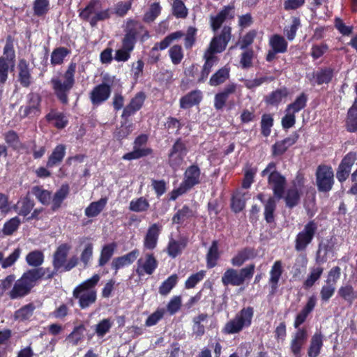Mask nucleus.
Returning a JSON list of instances; mask_svg holds the SVG:
<instances>
[{"label": "nucleus", "mask_w": 357, "mask_h": 357, "mask_svg": "<svg viewBox=\"0 0 357 357\" xmlns=\"http://www.w3.org/2000/svg\"><path fill=\"white\" fill-rule=\"evenodd\" d=\"M100 279V275L95 274L74 289L73 296L78 299L79 305L82 309L87 308L96 302L97 291L95 287Z\"/></svg>", "instance_id": "obj_1"}, {"label": "nucleus", "mask_w": 357, "mask_h": 357, "mask_svg": "<svg viewBox=\"0 0 357 357\" xmlns=\"http://www.w3.org/2000/svg\"><path fill=\"white\" fill-rule=\"evenodd\" d=\"M253 316V307H245L242 308L233 319L225 324L222 328V333L229 335L236 334L245 328H249L252 324Z\"/></svg>", "instance_id": "obj_2"}, {"label": "nucleus", "mask_w": 357, "mask_h": 357, "mask_svg": "<svg viewBox=\"0 0 357 357\" xmlns=\"http://www.w3.org/2000/svg\"><path fill=\"white\" fill-rule=\"evenodd\" d=\"M76 67V63L71 62L63 74V80L59 78L52 79L54 91L59 99L63 103L68 102V94L74 85Z\"/></svg>", "instance_id": "obj_3"}, {"label": "nucleus", "mask_w": 357, "mask_h": 357, "mask_svg": "<svg viewBox=\"0 0 357 357\" xmlns=\"http://www.w3.org/2000/svg\"><path fill=\"white\" fill-rule=\"evenodd\" d=\"M112 12L109 9L101 10V3L98 0H91L89 4L79 13V17L88 21L92 26L98 22L110 17Z\"/></svg>", "instance_id": "obj_4"}, {"label": "nucleus", "mask_w": 357, "mask_h": 357, "mask_svg": "<svg viewBox=\"0 0 357 357\" xmlns=\"http://www.w3.org/2000/svg\"><path fill=\"white\" fill-rule=\"evenodd\" d=\"M267 175H268V184L271 186L275 196L281 199L284 194L285 178L275 171L274 162H270L266 168L261 172L262 176Z\"/></svg>", "instance_id": "obj_5"}, {"label": "nucleus", "mask_w": 357, "mask_h": 357, "mask_svg": "<svg viewBox=\"0 0 357 357\" xmlns=\"http://www.w3.org/2000/svg\"><path fill=\"white\" fill-rule=\"evenodd\" d=\"M15 54L13 43L7 41L4 48L3 54L0 57V83L4 84L7 80L9 69L15 66Z\"/></svg>", "instance_id": "obj_6"}, {"label": "nucleus", "mask_w": 357, "mask_h": 357, "mask_svg": "<svg viewBox=\"0 0 357 357\" xmlns=\"http://www.w3.org/2000/svg\"><path fill=\"white\" fill-rule=\"evenodd\" d=\"M317 229V225L314 221L307 223L303 229L301 231L296 237L295 250L303 251L307 245L311 243Z\"/></svg>", "instance_id": "obj_7"}, {"label": "nucleus", "mask_w": 357, "mask_h": 357, "mask_svg": "<svg viewBox=\"0 0 357 357\" xmlns=\"http://www.w3.org/2000/svg\"><path fill=\"white\" fill-rule=\"evenodd\" d=\"M147 140L148 136L146 135L138 136L134 142L133 150L123 155L122 158L126 160H132L151 154L152 149L146 146Z\"/></svg>", "instance_id": "obj_8"}, {"label": "nucleus", "mask_w": 357, "mask_h": 357, "mask_svg": "<svg viewBox=\"0 0 357 357\" xmlns=\"http://www.w3.org/2000/svg\"><path fill=\"white\" fill-rule=\"evenodd\" d=\"M333 172L331 167L320 165L316 172V180L318 190L321 192H328L333 184Z\"/></svg>", "instance_id": "obj_9"}, {"label": "nucleus", "mask_w": 357, "mask_h": 357, "mask_svg": "<svg viewBox=\"0 0 357 357\" xmlns=\"http://www.w3.org/2000/svg\"><path fill=\"white\" fill-rule=\"evenodd\" d=\"M158 261L153 253L147 252L137 261L135 272L139 276L151 275L158 268Z\"/></svg>", "instance_id": "obj_10"}, {"label": "nucleus", "mask_w": 357, "mask_h": 357, "mask_svg": "<svg viewBox=\"0 0 357 357\" xmlns=\"http://www.w3.org/2000/svg\"><path fill=\"white\" fill-rule=\"evenodd\" d=\"M231 28L224 26L219 36H214L210 43L207 52L208 53H220L223 52L231 39Z\"/></svg>", "instance_id": "obj_11"}, {"label": "nucleus", "mask_w": 357, "mask_h": 357, "mask_svg": "<svg viewBox=\"0 0 357 357\" xmlns=\"http://www.w3.org/2000/svg\"><path fill=\"white\" fill-rule=\"evenodd\" d=\"M40 96L36 93H30L27 96V104L22 106L20 109V114L22 117L36 116L40 113Z\"/></svg>", "instance_id": "obj_12"}, {"label": "nucleus", "mask_w": 357, "mask_h": 357, "mask_svg": "<svg viewBox=\"0 0 357 357\" xmlns=\"http://www.w3.org/2000/svg\"><path fill=\"white\" fill-rule=\"evenodd\" d=\"M357 162V153L356 152H349L342 159L339 165L337 172V178L340 181H345L349 176L351 167Z\"/></svg>", "instance_id": "obj_13"}, {"label": "nucleus", "mask_w": 357, "mask_h": 357, "mask_svg": "<svg viewBox=\"0 0 357 357\" xmlns=\"http://www.w3.org/2000/svg\"><path fill=\"white\" fill-rule=\"evenodd\" d=\"M71 246L68 243L60 245L53 255L52 265L56 271L63 272Z\"/></svg>", "instance_id": "obj_14"}, {"label": "nucleus", "mask_w": 357, "mask_h": 357, "mask_svg": "<svg viewBox=\"0 0 357 357\" xmlns=\"http://www.w3.org/2000/svg\"><path fill=\"white\" fill-rule=\"evenodd\" d=\"M161 230L162 226L158 223H154L148 228L143 241L144 249L152 250L156 248Z\"/></svg>", "instance_id": "obj_15"}, {"label": "nucleus", "mask_w": 357, "mask_h": 357, "mask_svg": "<svg viewBox=\"0 0 357 357\" xmlns=\"http://www.w3.org/2000/svg\"><path fill=\"white\" fill-rule=\"evenodd\" d=\"M307 339V331L302 328H298L293 335L290 344V349L295 357H301L303 346Z\"/></svg>", "instance_id": "obj_16"}, {"label": "nucleus", "mask_w": 357, "mask_h": 357, "mask_svg": "<svg viewBox=\"0 0 357 357\" xmlns=\"http://www.w3.org/2000/svg\"><path fill=\"white\" fill-rule=\"evenodd\" d=\"M201 172L197 165H191L188 167L185 173L184 178L181 184L189 190L195 185L200 183Z\"/></svg>", "instance_id": "obj_17"}, {"label": "nucleus", "mask_w": 357, "mask_h": 357, "mask_svg": "<svg viewBox=\"0 0 357 357\" xmlns=\"http://www.w3.org/2000/svg\"><path fill=\"white\" fill-rule=\"evenodd\" d=\"M111 93L110 86L105 84L96 86L90 93V99L93 105H98L107 100Z\"/></svg>", "instance_id": "obj_18"}, {"label": "nucleus", "mask_w": 357, "mask_h": 357, "mask_svg": "<svg viewBox=\"0 0 357 357\" xmlns=\"http://www.w3.org/2000/svg\"><path fill=\"white\" fill-rule=\"evenodd\" d=\"M145 99V93L142 91L138 92L131 99L130 103L123 109L122 117L126 119L139 110L142 108Z\"/></svg>", "instance_id": "obj_19"}, {"label": "nucleus", "mask_w": 357, "mask_h": 357, "mask_svg": "<svg viewBox=\"0 0 357 357\" xmlns=\"http://www.w3.org/2000/svg\"><path fill=\"white\" fill-rule=\"evenodd\" d=\"M139 255V250L135 249L121 257L114 258L111 264L112 268L116 273L120 268L132 264L137 259Z\"/></svg>", "instance_id": "obj_20"}, {"label": "nucleus", "mask_w": 357, "mask_h": 357, "mask_svg": "<svg viewBox=\"0 0 357 357\" xmlns=\"http://www.w3.org/2000/svg\"><path fill=\"white\" fill-rule=\"evenodd\" d=\"M31 288L21 277L16 280L13 288L8 291V296L11 299L22 298L30 293Z\"/></svg>", "instance_id": "obj_21"}, {"label": "nucleus", "mask_w": 357, "mask_h": 357, "mask_svg": "<svg viewBox=\"0 0 357 357\" xmlns=\"http://www.w3.org/2000/svg\"><path fill=\"white\" fill-rule=\"evenodd\" d=\"M126 33H130L135 38L137 36H140L142 40H145L149 38L148 31L144 29L142 24L130 19L128 20L126 23Z\"/></svg>", "instance_id": "obj_22"}, {"label": "nucleus", "mask_w": 357, "mask_h": 357, "mask_svg": "<svg viewBox=\"0 0 357 357\" xmlns=\"http://www.w3.org/2000/svg\"><path fill=\"white\" fill-rule=\"evenodd\" d=\"M298 138V135L294 132L289 137L285 138L282 141L277 142L273 146V154L275 155L283 154L289 147L296 143Z\"/></svg>", "instance_id": "obj_23"}, {"label": "nucleus", "mask_w": 357, "mask_h": 357, "mask_svg": "<svg viewBox=\"0 0 357 357\" xmlns=\"http://www.w3.org/2000/svg\"><path fill=\"white\" fill-rule=\"evenodd\" d=\"M233 9L232 6H227L217 15L211 17V24L213 31H216L226 19L234 17Z\"/></svg>", "instance_id": "obj_24"}, {"label": "nucleus", "mask_w": 357, "mask_h": 357, "mask_svg": "<svg viewBox=\"0 0 357 357\" xmlns=\"http://www.w3.org/2000/svg\"><path fill=\"white\" fill-rule=\"evenodd\" d=\"M202 98V92L199 90L192 91L180 99V107L182 109H188L198 105Z\"/></svg>", "instance_id": "obj_25"}, {"label": "nucleus", "mask_w": 357, "mask_h": 357, "mask_svg": "<svg viewBox=\"0 0 357 357\" xmlns=\"http://www.w3.org/2000/svg\"><path fill=\"white\" fill-rule=\"evenodd\" d=\"M66 155V146L63 144L57 145L49 156L47 167L52 168L59 166Z\"/></svg>", "instance_id": "obj_26"}, {"label": "nucleus", "mask_w": 357, "mask_h": 357, "mask_svg": "<svg viewBox=\"0 0 357 357\" xmlns=\"http://www.w3.org/2000/svg\"><path fill=\"white\" fill-rule=\"evenodd\" d=\"M323 339L321 332H317L312 335L307 351L309 357H317L319 355L323 347Z\"/></svg>", "instance_id": "obj_27"}, {"label": "nucleus", "mask_w": 357, "mask_h": 357, "mask_svg": "<svg viewBox=\"0 0 357 357\" xmlns=\"http://www.w3.org/2000/svg\"><path fill=\"white\" fill-rule=\"evenodd\" d=\"M18 69L19 82L21 85L24 87L29 86L31 83V76L29 68V64L25 60L22 59L19 62Z\"/></svg>", "instance_id": "obj_28"}, {"label": "nucleus", "mask_w": 357, "mask_h": 357, "mask_svg": "<svg viewBox=\"0 0 357 357\" xmlns=\"http://www.w3.org/2000/svg\"><path fill=\"white\" fill-rule=\"evenodd\" d=\"M184 36V33L181 31L173 32L167 36L162 40L156 43L153 47V50H164L167 48L174 41L180 40Z\"/></svg>", "instance_id": "obj_29"}, {"label": "nucleus", "mask_w": 357, "mask_h": 357, "mask_svg": "<svg viewBox=\"0 0 357 357\" xmlns=\"http://www.w3.org/2000/svg\"><path fill=\"white\" fill-rule=\"evenodd\" d=\"M222 282L224 285L227 286L229 284L233 286H240L242 284V280L239 275L238 271L234 268L227 269L222 277Z\"/></svg>", "instance_id": "obj_30"}, {"label": "nucleus", "mask_w": 357, "mask_h": 357, "mask_svg": "<svg viewBox=\"0 0 357 357\" xmlns=\"http://www.w3.org/2000/svg\"><path fill=\"white\" fill-rule=\"evenodd\" d=\"M204 58L206 61L203 66L201 77L199 79V82H204L207 78L211 68L218 63V57L215 56L214 54L208 53L207 51H206L204 54Z\"/></svg>", "instance_id": "obj_31"}, {"label": "nucleus", "mask_w": 357, "mask_h": 357, "mask_svg": "<svg viewBox=\"0 0 357 357\" xmlns=\"http://www.w3.org/2000/svg\"><path fill=\"white\" fill-rule=\"evenodd\" d=\"M323 272L324 268L320 266L310 267L309 274L303 282V287L306 289L312 287L319 280Z\"/></svg>", "instance_id": "obj_32"}, {"label": "nucleus", "mask_w": 357, "mask_h": 357, "mask_svg": "<svg viewBox=\"0 0 357 357\" xmlns=\"http://www.w3.org/2000/svg\"><path fill=\"white\" fill-rule=\"evenodd\" d=\"M107 202V198H101L97 202L91 203L85 209V215L88 218H93L98 215L105 207Z\"/></svg>", "instance_id": "obj_33"}, {"label": "nucleus", "mask_w": 357, "mask_h": 357, "mask_svg": "<svg viewBox=\"0 0 357 357\" xmlns=\"http://www.w3.org/2000/svg\"><path fill=\"white\" fill-rule=\"evenodd\" d=\"M44 271L42 268H33L27 271L22 278L26 282L29 287L32 289L36 282L43 278Z\"/></svg>", "instance_id": "obj_34"}, {"label": "nucleus", "mask_w": 357, "mask_h": 357, "mask_svg": "<svg viewBox=\"0 0 357 357\" xmlns=\"http://www.w3.org/2000/svg\"><path fill=\"white\" fill-rule=\"evenodd\" d=\"M333 76V70L330 68H322L312 75L315 83L320 85L329 83Z\"/></svg>", "instance_id": "obj_35"}, {"label": "nucleus", "mask_w": 357, "mask_h": 357, "mask_svg": "<svg viewBox=\"0 0 357 357\" xmlns=\"http://www.w3.org/2000/svg\"><path fill=\"white\" fill-rule=\"evenodd\" d=\"M116 248V245L114 243L107 244L102 247L98 259L99 266H105L111 259Z\"/></svg>", "instance_id": "obj_36"}, {"label": "nucleus", "mask_w": 357, "mask_h": 357, "mask_svg": "<svg viewBox=\"0 0 357 357\" xmlns=\"http://www.w3.org/2000/svg\"><path fill=\"white\" fill-rule=\"evenodd\" d=\"M269 45L276 52L284 53L287 50V42L284 37L275 34L270 38Z\"/></svg>", "instance_id": "obj_37"}, {"label": "nucleus", "mask_w": 357, "mask_h": 357, "mask_svg": "<svg viewBox=\"0 0 357 357\" xmlns=\"http://www.w3.org/2000/svg\"><path fill=\"white\" fill-rule=\"evenodd\" d=\"M150 206L149 201L144 197L133 199L129 204V209L131 211L142 213L146 211Z\"/></svg>", "instance_id": "obj_38"}, {"label": "nucleus", "mask_w": 357, "mask_h": 357, "mask_svg": "<svg viewBox=\"0 0 357 357\" xmlns=\"http://www.w3.org/2000/svg\"><path fill=\"white\" fill-rule=\"evenodd\" d=\"M46 119L48 121H53L54 125L57 128H63L68 123V119L66 116L59 112L52 110L47 116Z\"/></svg>", "instance_id": "obj_39"}, {"label": "nucleus", "mask_w": 357, "mask_h": 357, "mask_svg": "<svg viewBox=\"0 0 357 357\" xmlns=\"http://www.w3.org/2000/svg\"><path fill=\"white\" fill-rule=\"evenodd\" d=\"M219 257L218 242L213 241L206 255L207 267L211 268L215 266Z\"/></svg>", "instance_id": "obj_40"}, {"label": "nucleus", "mask_w": 357, "mask_h": 357, "mask_svg": "<svg viewBox=\"0 0 357 357\" xmlns=\"http://www.w3.org/2000/svg\"><path fill=\"white\" fill-rule=\"evenodd\" d=\"M69 193V187L68 185H62L61 187L55 192L52 199V208L54 210L59 208L62 202L66 199Z\"/></svg>", "instance_id": "obj_41"}, {"label": "nucleus", "mask_w": 357, "mask_h": 357, "mask_svg": "<svg viewBox=\"0 0 357 357\" xmlns=\"http://www.w3.org/2000/svg\"><path fill=\"white\" fill-rule=\"evenodd\" d=\"M178 275L173 274L167 278L160 286L159 293L162 296L167 295L178 282Z\"/></svg>", "instance_id": "obj_42"}, {"label": "nucleus", "mask_w": 357, "mask_h": 357, "mask_svg": "<svg viewBox=\"0 0 357 357\" xmlns=\"http://www.w3.org/2000/svg\"><path fill=\"white\" fill-rule=\"evenodd\" d=\"M282 274V264L280 261H276L272 266L270 272V283L273 289L278 287L279 279Z\"/></svg>", "instance_id": "obj_43"}, {"label": "nucleus", "mask_w": 357, "mask_h": 357, "mask_svg": "<svg viewBox=\"0 0 357 357\" xmlns=\"http://www.w3.org/2000/svg\"><path fill=\"white\" fill-rule=\"evenodd\" d=\"M68 54L69 51L66 47H60L54 49L51 54V63L53 66L61 64Z\"/></svg>", "instance_id": "obj_44"}, {"label": "nucleus", "mask_w": 357, "mask_h": 357, "mask_svg": "<svg viewBox=\"0 0 357 357\" xmlns=\"http://www.w3.org/2000/svg\"><path fill=\"white\" fill-rule=\"evenodd\" d=\"M338 294L350 304L357 298V293L350 284L341 287L338 290Z\"/></svg>", "instance_id": "obj_45"}, {"label": "nucleus", "mask_w": 357, "mask_h": 357, "mask_svg": "<svg viewBox=\"0 0 357 357\" xmlns=\"http://www.w3.org/2000/svg\"><path fill=\"white\" fill-rule=\"evenodd\" d=\"M85 328L83 325L75 326L66 340L73 346L77 345L84 337Z\"/></svg>", "instance_id": "obj_46"}, {"label": "nucleus", "mask_w": 357, "mask_h": 357, "mask_svg": "<svg viewBox=\"0 0 357 357\" xmlns=\"http://www.w3.org/2000/svg\"><path fill=\"white\" fill-rule=\"evenodd\" d=\"M276 208V201L274 197H270L264 204V218L267 222L274 221V211Z\"/></svg>", "instance_id": "obj_47"}, {"label": "nucleus", "mask_w": 357, "mask_h": 357, "mask_svg": "<svg viewBox=\"0 0 357 357\" xmlns=\"http://www.w3.org/2000/svg\"><path fill=\"white\" fill-rule=\"evenodd\" d=\"M34 206V203L28 197H24L17 204L16 208L20 215H27Z\"/></svg>", "instance_id": "obj_48"}, {"label": "nucleus", "mask_w": 357, "mask_h": 357, "mask_svg": "<svg viewBox=\"0 0 357 357\" xmlns=\"http://www.w3.org/2000/svg\"><path fill=\"white\" fill-rule=\"evenodd\" d=\"M31 193L44 205L48 204L50 202L51 193L39 186L32 188Z\"/></svg>", "instance_id": "obj_49"}, {"label": "nucleus", "mask_w": 357, "mask_h": 357, "mask_svg": "<svg viewBox=\"0 0 357 357\" xmlns=\"http://www.w3.org/2000/svg\"><path fill=\"white\" fill-rule=\"evenodd\" d=\"M185 246V244L183 242L170 239L167 248V254L171 257L175 258L181 252Z\"/></svg>", "instance_id": "obj_50"}, {"label": "nucleus", "mask_w": 357, "mask_h": 357, "mask_svg": "<svg viewBox=\"0 0 357 357\" xmlns=\"http://www.w3.org/2000/svg\"><path fill=\"white\" fill-rule=\"evenodd\" d=\"M26 261L29 266L38 267L43 263L44 255L42 252L34 250L26 255Z\"/></svg>", "instance_id": "obj_51"}, {"label": "nucleus", "mask_w": 357, "mask_h": 357, "mask_svg": "<svg viewBox=\"0 0 357 357\" xmlns=\"http://www.w3.org/2000/svg\"><path fill=\"white\" fill-rule=\"evenodd\" d=\"M229 77V70L222 68L217 71L210 79L209 83L211 86H218L226 81Z\"/></svg>", "instance_id": "obj_52"}, {"label": "nucleus", "mask_w": 357, "mask_h": 357, "mask_svg": "<svg viewBox=\"0 0 357 357\" xmlns=\"http://www.w3.org/2000/svg\"><path fill=\"white\" fill-rule=\"evenodd\" d=\"M253 256V251L250 249H245L239 252L231 259V264L234 266H241L245 261Z\"/></svg>", "instance_id": "obj_53"}, {"label": "nucleus", "mask_w": 357, "mask_h": 357, "mask_svg": "<svg viewBox=\"0 0 357 357\" xmlns=\"http://www.w3.org/2000/svg\"><path fill=\"white\" fill-rule=\"evenodd\" d=\"M288 95L286 88L278 89L270 94L267 98V102L271 105H278Z\"/></svg>", "instance_id": "obj_54"}, {"label": "nucleus", "mask_w": 357, "mask_h": 357, "mask_svg": "<svg viewBox=\"0 0 357 357\" xmlns=\"http://www.w3.org/2000/svg\"><path fill=\"white\" fill-rule=\"evenodd\" d=\"M169 56L173 64L177 65L180 63L183 59V51L181 45H173L169 50Z\"/></svg>", "instance_id": "obj_55"}, {"label": "nucleus", "mask_w": 357, "mask_h": 357, "mask_svg": "<svg viewBox=\"0 0 357 357\" xmlns=\"http://www.w3.org/2000/svg\"><path fill=\"white\" fill-rule=\"evenodd\" d=\"M21 250L16 248L13 252L7 257H4L3 254V260L1 261V268L6 269L11 267L18 260L20 257Z\"/></svg>", "instance_id": "obj_56"}, {"label": "nucleus", "mask_w": 357, "mask_h": 357, "mask_svg": "<svg viewBox=\"0 0 357 357\" xmlns=\"http://www.w3.org/2000/svg\"><path fill=\"white\" fill-rule=\"evenodd\" d=\"M300 199V193L296 188L288 190L285 196L286 205L289 208L296 206Z\"/></svg>", "instance_id": "obj_57"}, {"label": "nucleus", "mask_w": 357, "mask_h": 357, "mask_svg": "<svg viewBox=\"0 0 357 357\" xmlns=\"http://www.w3.org/2000/svg\"><path fill=\"white\" fill-rule=\"evenodd\" d=\"M274 80V77L271 76H264L252 79H245L244 84L249 89H255L265 82H271Z\"/></svg>", "instance_id": "obj_58"}, {"label": "nucleus", "mask_w": 357, "mask_h": 357, "mask_svg": "<svg viewBox=\"0 0 357 357\" xmlns=\"http://www.w3.org/2000/svg\"><path fill=\"white\" fill-rule=\"evenodd\" d=\"M113 322L110 319H104L96 326V333L98 337H104L110 330Z\"/></svg>", "instance_id": "obj_59"}, {"label": "nucleus", "mask_w": 357, "mask_h": 357, "mask_svg": "<svg viewBox=\"0 0 357 357\" xmlns=\"http://www.w3.org/2000/svg\"><path fill=\"white\" fill-rule=\"evenodd\" d=\"M306 102L307 96L304 93H301L293 103L287 106V109L295 114L303 109Z\"/></svg>", "instance_id": "obj_60"}, {"label": "nucleus", "mask_w": 357, "mask_h": 357, "mask_svg": "<svg viewBox=\"0 0 357 357\" xmlns=\"http://www.w3.org/2000/svg\"><path fill=\"white\" fill-rule=\"evenodd\" d=\"M35 310L33 304H28L15 312V318L20 320H26L29 319Z\"/></svg>", "instance_id": "obj_61"}, {"label": "nucleus", "mask_w": 357, "mask_h": 357, "mask_svg": "<svg viewBox=\"0 0 357 357\" xmlns=\"http://www.w3.org/2000/svg\"><path fill=\"white\" fill-rule=\"evenodd\" d=\"M173 14L177 18H185L188 15V9L181 0H175L172 5Z\"/></svg>", "instance_id": "obj_62"}, {"label": "nucleus", "mask_w": 357, "mask_h": 357, "mask_svg": "<svg viewBox=\"0 0 357 357\" xmlns=\"http://www.w3.org/2000/svg\"><path fill=\"white\" fill-rule=\"evenodd\" d=\"M161 11V7L159 3H153L149 10L144 14V21L146 22H151L155 20V19L160 15Z\"/></svg>", "instance_id": "obj_63"}, {"label": "nucleus", "mask_w": 357, "mask_h": 357, "mask_svg": "<svg viewBox=\"0 0 357 357\" xmlns=\"http://www.w3.org/2000/svg\"><path fill=\"white\" fill-rule=\"evenodd\" d=\"M21 221L18 217L11 218L7 221L3 226V232L6 235H11L17 229Z\"/></svg>", "instance_id": "obj_64"}]
</instances>
